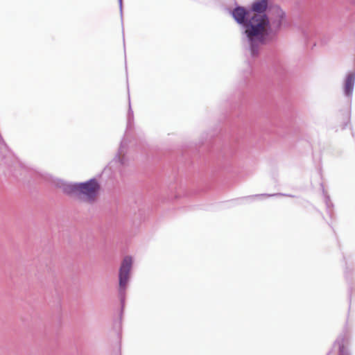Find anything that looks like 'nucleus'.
I'll list each match as a JSON object with an SVG mask.
<instances>
[{
  "instance_id": "nucleus-1",
  "label": "nucleus",
  "mask_w": 355,
  "mask_h": 355,
  "mask_svg": "<svg viewBox=\"0 0 355 355\" xmlns=\"http://www.w3.org/2000/svg\"><path fill=\"white\" fill-rule=\"evenodd\" d=\"M231 15L244 28L241 33L242 44L252 58L258 57L261 46L275 40L281 29L289 24L286 12L279 6L272 8L270 17L252 14L250 10L241 6L236 7Z\"/></svg>"
},
{
  "instance_id": "nucleus-2",
  "label": "nucleus",
  "mask_w": 355,
  "mask_h": 355,
  "mask_svg": "<svg viewBox=\"0 0 355 355\" xmlns=\"http://www.w3.org/2000/svg\"><path fill=\"white\" fill-rule=\"evenodd\" d=\"M133 266V258L130 255L125 256L120 264L119 270V297L122 309L124 306L125 293L131 277V270Z\"/></svg>"
},
{
  "instance_id": "nucleus-3",
  "label": "nucleus",
  "mask_w": 355,
  "mask_h": 355,
  "mask_svg": "<svg viewBox=\"0 0 355 355\" xmlns=\"http://www.w3.org/2000/svg\"><path fill=\"white\" fill-rule=\"evenodd\" d=\"M78 195L81 199L87 202L94 201L99 190V184L95 179L78 183Z\"/></svg>"
},
{
  "instance_id": "nucleus-4",
  "label": "nucleus",
  "mask_w": 355,
  "mask_h": 355,
  "mask_svg": "<svg viewBox=\"0 0 355 355\" xmlns=\"http://www.w3.org/2000/svg\"><path fill=\"white\" fill-rule=\"evenodd\" d=\"M355 85V70L347 72L343 82L344 96L351 101Z\"/></svg>"
},
{
  "instance_id": "nucleus-5",
  "label": "nucleus",
  "mask_w": 355,
  "mask_h": 355,
  "mask_svg": "<svg viewBox=\"0 0 355 355\" xmlns=\"http://www.w3.org/2000/svg\"><path fill=\"white\" fill-rule=\"evenodd\" d=\"M127 152V142L123 140L121 142L118 153L114 159L111 162L110 164H118L120 166H125L128 163V159L126 156Z\"/></svg>"
},
{
  "instance_id": "nucleus-6",
  "label": "nucleus",
  "mask_w": 355,
  "mask_h": 355,
  "mask_svg": "<svg viewBox=\"0 0 355 355\" xmlns=\"http://www.w3.org/2000/svg\"><path fill=\"white\" fill-rule=\"evenodd\" d=\"M55 185L67 194L78 195V183H69L60 179L53 180Z\"/></svg>"
},
{
  "instance_id": "nucleus-7",
  "label": "nucleus",
  "mask_w": 355,
  "mask_h": 355,
  "mask_svg": "<svg viewBox=\"0 0 355 355\" xmlns=\"http://www.w3.org/2000/svg\"><path fill=\"white\" fill-rule=\"evenodd\" d=\"M268 6V0H257L252 3L250 10L252 14L266 15Z\"/></svg>"
},
{
  "instance_id": "nucleus-8",
  "label": "nucleus",
  "mask_w": 355,
  "mask_h": 355,
  "mask_svg": "<svg viewBox=\"0 0 355 355\" xmlns=\"http://www.w3.org/2000/svg\"><path fill=\"white\" fill-rule=\"evenodd\" d=\"M349 338L345 335L340 336L335 341L334 346H338L339 349L338 355H349L347 349H345V345L348 343Z\"/></svg>"
},
{
  "instance_id": "nucleus-9",
  "label": "nucleus",
  "mask_w": 355,
  "mask_h": 355,
  "mask_svg": "<svg viewBox=\"0 0 355 355\" xmlns=\"http://www.w3.org/2000/svg\"><path fill=\"white\" fill-rule=\"evenodd\" d=\"M133 121V111L131 109L130 104H129V110L128 113V126H130Z\"/></svg>"
},
{
  "instance_id": "nucleus-10",
  "label": "nucleus",
  "mask_w": 355,
  "mask_h": 355,
  "mask_svg": "<svg viewBox=\"0 0 355 355\" xmlns=\"http://www.w3.org/2000/svg\"><path fill=\"white\" fill-rule=\"evenodd\" d=\"M276 194H270V195H267V194H261V195H256L254 196L255 197H258V196H275Z\"/></svg>"
},
{
  "instance_id": "nucleus-11",
  "label": "nucleus",
  "mask_w": 355,
  "mask_h": 355,
  "mask_svg": "<svg viewBox=\"0 0 355 355\" xmlns=\"http://www.w3.org/2000/svg\"><path fill=\"white\" fill-rule=\"evenodd\" d=\"M119 3L121 13H122V0H119Z\"/></svg>"
}]
</instances>
